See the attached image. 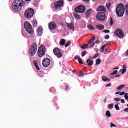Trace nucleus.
I'll return each instance as SVG.
<instances>
[{"instance_id":"nucleus-54","label":"nucleus","mask_w":128,"mask_h":128,"mask_svg":"<svg viewBox=\"0 0 128 128\" xmlns=\"http://www.w3.org/2000/svg\"><path fill=\"white\" fill-rule=\"evenodd\" d=\"M96 40V37L94 36L92 39L91 40H93V42H94V40Z\"/></svg>"},{"instance_id":"nucleus-2","label":"nucleus","mask_w":128,"mask_h":128,"mask_svg":"<svg viewBox=\"0 0 128 128\" xmlns=\"http://www.w3.org/2000/svg\"><path fill=\"white\" fill-rule=\"evenodd\" d=\"M126 12V8L122 4H118L116 8V14L118 18H122Z\"/></svg>"},{"instance_id":"nucleus-4","label":"nucleus","mask_w":128,"mask_h":128,"mask_svg":"<svg viewBox=\"0 0 128 128\" xmlns=\"http://www.w3.org/2000/svg\"><path fill=\"white\" fill-rule=\"evenodd\" d=\"M24 28L26 32H28L30 34H34V29H32V26L30 22H26L24 24Z\"/></svg>"},{"instance_id":"nucleus-29","label":"nucleus","mask_w":128,"mask_h":128,"mask_svg":"<svg viewBox=\"0 0 128 128\" xmlns=\"http://www.w3.org/2000/svg\"><path fill=\"white\" fill-rule=\"evenodd\" d=\"M106 116L109 118H112V114H110V112L107 111L106 112Z\"/></svg>"},{"instance_id":"nucleus-22","label":"nucleus","mask_w":128,"mask_h":128,"mask_svg":"<svg viewBox=\"0 0 128 128\" xmlns=\"http://www.w3.org/2000/svg\"><path fill=\"white\" fill-rule=\"evenodd\" d=\"M106 48V44H104L100 48L101 52L104 53V49Z\"/></svg>"},{"instance_id":"nucleus-7","label":"nucleus","mask_w":128,"mask_h":128,"mask_svg":"<svg viewBox=\"0 0 128 128\" xmlns=\"http://www.w3.org/2000/svg\"><path fill=\"white\" fill-rule=\"evenodd\" d=\"M106 14L104 12H100L97 14L96 20L98 22H104V20H106Z\"/></svg>"},{"instance_id":"nucleus-21","label":"nucleus","mask_w":128,"mask_h":128,"mask_svg":"<svg viewBox=\"0 0 128 128\" xmlns=\"http://www.w3.org/2000/svg\"><path fill=\"white\" fill-rule=\"evenodd\" d=\"M34 64L37 70H40V67L38 66V62L35 61L34 62Z\"/></svg>"},{"instance_id":"nucleus-9","label":"nucleus","mask_w":128,"mask_h":128,"mask_svg":"<svg viewBox=\"0 0 128 128\" xmlns=\"http://www.w3.org/2000/svg\"><path fill=\"white\" fill-rule=\"evenodd\" d=\"M75 12L78 14H84L86 12V7L83 6H80L75 9Z\"/></svg>"},{"instance_id":"nucleus-5","label":"nucleus","mask_w":128,"mask_h":128,"mask_svg":"<svg viewBox=\"0 0 128 128\" xmlns=\"http://www.w3.org/2000/svg\"><path fill=\"white\" fill-rule=\"evenodd\" d=\"M46 47L42 45L38 48V54L39 58H42V56H46Z\"/></svg>"},{"instance_id":"nucleus-47","label":"nucleus","mask_w":128,"mask_h":128,"mask_svg":"<svg viewBox=\"0 0 128 128\" xmlns=\"http://www.w3.org/2000/svg\"><path fill=\"white\" fill-rule=\"evenodd\" d=\"M111 86H112V84H110L106 85V88H110Z\"/></svg>"},{"instance_id":"nucleus-23","label":"nucleus","mask_w":128,"mask_h":128,"mask_svg":"<svg viewBox=\"0 0 128 128\" xmlns=\"http://www.w3.org/2000/svg\"><path fill=\"white\" fill-rule=\"evenodd\" d=\"M32 24H33V26L34 28H36V26H38V22H36V20H34L32 22Z\"/></svg>"},{"instance_id":"nucleus-37","label":"nucleus","mask_w":128,"mask_h":128,"mask_svg":"<svg viewBox=\"0 0 128 128\" xmlns=\"http://www.w3.org/2000/svg\"><path fill=\"white\" fill-rule=\"evenodd\" d=\"M86 54V51H84L82 52V58H84V56H85Z\"/></svg>"},{"instance_id":"nucleus-25","label":"nucleus","mask_w":128,"mask_h":128,"mask_svg":"<svg viewBox=\"0 0 128 128\" xmlns=\"http://www.w3.org/2000/svg\"><path fill=\"white\" fill-rule=\"evenodd\" d=\"M102 80L103 82H110V80H108V78L106 77V76H103L102 78Z\"/></svg>"},{"instance_id":"nucleus-41","label":"nucleus","mask_w":128,"mask_h":128,"mask_svg":"<svg viewBox=\"0 0 128 128\" xmlns=\"http://www.w3.org/2000/svg\"><path fill=\"white\" fill-rule=\"evenodd\" d=\"M110 128H116V126L114 125V124H110Z\"/></svg>"},{"instance_id":"nucleus-57","label":"nucleus","mask_w":128,"mask_h":128,"mask_svg":"<svg viewBox=\"0 0 128 128\" xmlns=\"http://www.w3.org/2000/svg\"><path fill=\"white\" fill-rule=\"evenodd\" d=\"M116 95L120 94V92H116Z\"/></svg>"},{"instance_id":"nucleus-46","label":"nucleus","mask_w":128,"mask_h":128,"mask_svg":"<svg viewBox=\"0 0 128 128\" xmlns=\"http://www.w3.org/2000/svg\"><path fill=\"white\" fill-rule=\"evenodd\" d=\"M92 42H94V40H90L89 42H88V44H92Z\"/></svg>"},{"instance_id":"nucleus-8","label":"nucleus","mask_w":128,"mask_h":128,"mask_svg":"<svg viewBox=\"0 0 128 128\" xmlns=\"http://www.w3.org/2000/svg\"><path fill=\"white\" fill-rule=\"evenodd\" d=\"M64 0H60L58 2H55L54 4L56 10H59V8H64Z\"/></svg>"},{"instance_id":"nucleus-56","label":"nucleus","mask_w":128,"mask_h":128,"mask_svg":"<svg viewBox=\"0 0 128 128\" xmlns=\"http://www.w3.org/2000/svg\"><path fill=\"white\" fill-rule=\"evenodd\" d=\"M116 78H120V75H117L116 76Z\"/></svg>"},{"instance_id":"nucleus-60","label":"nucleus","mask_w":128,"mask_h":128,"mask_svg":"<svg viewBox=\"0 0 128 128\" xmlns=\"http://www.w3.org/2000/svg\"><path fill=\"white\" fill-rule=\"evenodd\" d=\"M120 70V68H114V70Z\"/></svg>"},{"instance_id":"nucleus-28","label":"nucleus","mask_w":128,"mask_h":128,"mask_svg":"<svg viewBox=\"0 0 128 128\" xmlns=\"http://www.w3.org/2000/svg\"><path fill=\"white\" fill-rule=\"evenodd\" d=\"M60 46H64L66 44V40L62 39L60 41Z\"/></svg>"},{"instance_id":"nucleus-39","label":"nucleus","mask_w":128,"mask_h":128,"mask_svg":"<svg viewBox=\"0 0 128 128\" xmlns=\"http://www.w3.org/2000/svg\"><path fill=\"white\" fill-rule=\"evenodd\" d=\"M115 108L116 110H120L118 105H115Z\"/></svg>"},{"instance_id":"nucleus-59","label":"nucleus","mask_w":128,"mask_h":128,"mask_svg":"<svg viewBox=\"0 0 128 128\" xmlns=\"http://www.w3.org/2000/svg\"><path fill=\"white\" fill-rule=\"evenodd\" d=\"M127 96H128V94H125L124 98H126Z\"/></svg>"},{"instance_id":"nucleus-27","label":"nucleus","mask_w":128,"mask_h":128,"mask_svg":"<svg viewBox=\"0 0 128 128\" xmlns=\"http://www.w3.org/2000/svg\"><path fill=\"white\" fill-rule=\"evenodd\" d=\"M74 16L76 20H80V16L78 14H74Z\"/></svg>"},{"instance_id":"nucleus-31","label":"nucleus","mask_w":128,"mask_h":128,"mask_svg":"<svg viewBox=\"0 0 128 128\" xmlns=\"http://www.w3.org/2000/svg\"><path fill=\"white\" fill-rule=\"evenodd\" d=\"M96 66H98V64H102V60L98 59L96 60Z\"/></svg>"},{"instance_id":"nucleus-55","label":"nucleus","mask_w":128,"mask_h":128,"mask_svg":"<svg viewBox=\"0 0 128 128\" xmlns=\"http://www.w3.org/2000/svg\"><path fill=\"white\" fill-rule=\"evenodd\" d=\"M94 50L96 52H98V49L95 48Z\"/></svg>"},{"instance_id":"nucleus-19","label":"nucleus","mask_w":128,"mask_h":128,"mask_svg":"<svg viewBox=\"0 0 128 128\" xmlns=\"http://www.w3.org/2000/svg\"><path fill=\"white\" fill-rule=\"evenodd\" d=\"M87 64L88 66H94V61L88 59L87 60Z\"/></svg>"},{"instance_id":"nucleus-58","label":"nucleus","mask_w":128,"mask_h":128,"mask_svg":"<svg viewBox=\"0 0 128 128\" xmlns=\"http://www.w3.org/2000/svg\"><path fill=\"white\" fill-rule=\"evenodd\" d=\"M96 44H100V41H96Z\"/></svg>"},{"instance_id":"nucleus-17","label":"nucleus","mask_w":128,"mask_h":128,"mask_svg":"<svg viewBox=\"0 0 128 128\" xmlns=\"http://www.w3.org/2000/svg\"><path fill=\"white\" fill-rule=\"evenodd\" d=\"M96 28L99 30H104V25H97L96 26Z\"/></svg>"},{"instance_id":"nucleus-15","label":"nucleus","mask_w":128,"mask_h":128,"mask_svg":"<svg viewBox=\"0 0 128 128\" xmlns=\"http://www.w3.org/2000/svg\"><path fill=\"white\" fill-rule=\"evenodd\" d=\"M67 28L70 30H74V25L72 24H67Z\"/></svg>"},{"instance_id":"nucleus-1","label":"nucleus","mask_w":128,"mask_h":128,"mask_svg":"<svg viewBox=\"0 0 128 128\" xmlns=\"http://www.w3.org/2000/svg\"><path fill=\"white\" fill-rule=\"evenodd\" d=\"M24 2L23 0H16L12 5V9L16 12H20L22 6H24Z\"/></svg>"},{"instance_id":"nucleus-61","label":"nucleus","mask_w":128,"mask_h":128,"mask_svg":"<svg viewBox=\"0 0 128 128\" xmlns=\"http://www.w3.org/2000/svg\"><path fill=\"white\" fill-rule=\"evenodd\" d=\"M126 56H128V50L126 52Z\"/></svg>"},{"instance_id":"nucleus-3","label":"nucleus","mask_w":128,"mask_h":128,"mask_svg":"<svg viewBox=\"0 0 128 128\" xmlns=\"http://www.w3.org/2000/svg\"><path fill=\"white\" fill-rule=\"evenodd\" d=\"M36 52H38V44H34L31 46V48L30 50L29 54H30L31 56H36Z\"/></svg>"},{"instance_id":"nucleus-24","label":"nucleus","mask_w":128,"mask_h":128,"mask_svg":"<svg viewBox=\"0 0 128 128\" xmlns=\"http://www.w3.org/2000/svg\"><path fill=\"white\" fill-rule=\"evenodd\" d=\"M124 85H121L116 88L117 90H122L123 88H124Z\"/></svg>"},{"instance_id":"nucleus-10","label":"nucleus","mask_w":128,"mask_h":128,"mask_svg":"<svg viewBox=\"0 0 128 128\" xmlns=\"http://www.w3.org/2000/svg\"><path fill=\"white\" fill-rule=\"evenodd\" d=\"M115 36L119 38H124V34L120 29L117 30L115 32Z\"/></svg>"},{"instance_id":"nucleus-30","label":"nucleus","mask_w":128,"mask_h":128,"mask_svg":"<svg viewBox=\"0 0 128 128\" xmlns=\"http://www.w3.org/2000/svg\"><path fill=\"white\" fill-rule=\"evenodd\" d=\"M88 28L89 30H96V28H94V27L92 25H89L88 26Z\"/></svg>"},{"instance_id":"nucleus-13","label":"nucleus","mask_w":128,"mask_h":128,"mask_svg":"<svg viewBox=\"0 0 128 128\" xmlns=\"http://www.w3.org/2000/svg\"><path fill=\"white\" fill-rule=\"evenodd\" d=\"M42 32H44V29L42 27H39L37 29V34L38 36H42Z\"/></svg>"},{"instance_id":"nucleus-42","label":"nucleus","mask_w":128,"mask_h":128,"mask_svg":"<svg viewBox=\"0 0 128 128\" xmlns=\"http://www.w3.org/2000/svg\"><path fill=\"white\" fill-rule=\"evenodd\" d=\"M110 24L112 26H114V21H112V19L110 20Z\"/></svg>"},{"instance_id":"nucleus-35","label":"nucleus","mask_w":128,"mask_h":128,"mask_svg":"<svg viewBox=\"0 0 128 128\" xmlns=\"http://www.w3.org/2000/svg\"><path fill=\"white\" fill-rule=\"evenodd\" d=\"M114 100L115 102H120V100H120V98H114Z\"/></svg>"},{"instance_id":"nucleus-53","label":"nucleus","mask_w":128,"mask_h":128,"mask_svg":"<svg viewBox=\"0 0 128 128\" xmlns=\"http://www.w3.org/2000/svg\"><path fill=\"white\" fill-rule=\"evenodd\" d=\"M80 56H76V57H75V60H80Z\"/></svg>"},{"instance_id":"nucleus-14","label":"nucleus","mask_w":128,"mask_h":128,"mask_svg":"<svg viewBox=\"0 0 128 128\" xmlns=\"http://www.w3.org/2000/svg\"><path fill=\"white\" fill-rule=\"evenodd\" d=\"M49 28L51 30H54L56 28V25L54 23L51 22L49 26Z\"/></svg>"},{"instance_id":"nucleus-45","label":"nucleus","mask_w":128,"mask_h":128,"mask_svg":"<svg viewBox=\"0 0 128 128\" xmlns=\"http://www.w3.org/2000/svg\"><path fill=\"white\" fill-rule=\"evenodd\" d=\"M126 14L128 16V4L126 6Z\"/></svg>"},{"instance_id":"nucleus-43","label":"nucleus","mask_w":128,"mask_h":128,"mask_svg":"<svg viewBox=\"0 0 128 128\" xmlns=\"http://www.w3.org/2000/svg\"><path fill=\"white\" fill-rule=\"evenodd\" d=\"M94 46H96V44L94 43L92 44L90 46V48H94Z\"/></svg>"},{"instance_id":"nucleus-49","label":"nucleus","mask_w":128,"mask_h":128,"mask_svg":"<svg viewBox=\"0 0 128 128\" xmlns=\"http://www.w3.org/2000/svg\"><path fill=\"white\" fill-rule=\"evenodd\" d=\"M106 40H108L110 38V36L108 35L105 36Z\"/></svg>"},{"instance_id":"nucleus-26","label":"nucleus","mask_w":128,"mask_h":128,"mask_svg":"<svg viewBox=\"0 0 128 128\" xmlns=\"http://www.w3.org/2000/svg\"><path fill=\"white\" fill-rule=\"evenodd\" d=\"M106 6L108 10H110V6H112V3L110 2H108Z\"/></svg>"},{"instance_id":"nucleus-51","label":"nucleus","mask_w":128,"mask_h":128,"mask_svg":"<svg viewBox=\"0 0 128 128\" xmlns=\"http://www.w3.org/2000/svg\"><path fill=\"white\" fill-rule=\"evenodd\" d=\"M83 0L85 2H90V0Z\"/></svg>"},{"instance_id":"nucleus-12","label":"nucleus","mask_w":128,"mask_h":128,"mask_svg":"<svg viewBox=\"0 0 128 128\" xmlns=\"http://www.w3.org/2000/svg\"><path fill=\"white\" fill-rule=\"evenodd\" d=\"M54 54L58 58H62V52H60V50L58 48H56L54 50Z\"/></svg>"},{"instance_id":"nucleus-11","label":"nucleus","mask_w":128,"mask_h":128,"mask_svg":"<svg viewBox=\"0 0 128 128\" xmlns=\"http://www.w3.org/2000/svg\"><path fill=\"white\" fill-rule=\"evenodd\" d=\"M50 65V60L46 58L42 61V66L44 68H48Z\"/></svg>"},{"instance_id":"nucleus-48","label":"nucleus","mask_w":128,"mask_h":128,"mask_svg":"<svg viewBox=\"0 0 128 128\" xmlns=\"http://www.w3.org/2000/svg\"><path fill=\"white\" fill-rule=\"evenodd\" d=\"M124 94H126V92H122L121 94H120V96H124Z\"/></svg>"},{"instance_id":"nucleus-44","label":"nucleus","mask_w":128,"mask_h":128,"mask_svg":"<svg viewBox=\"0 0 128 128\" xmlns=\"http://www.w3.org/2000/svg\"><path fill=\"white\" fill-rule=\"evenodd\" d=\"M98 56V54H96L95 56L93 57V58L94 60H96V58Z\"/></svg>"},{"instance_id":"nucleus-40","label":"nucleus","mask_w":128,"mask_h":128,"mask_svg":"<svg viewBox=\"0 0 128 128\" xmlns=\"http://www.w3.org/2000/svg\"><path fill=\"white\" fill-rule=\"evenodd\" d=\"M103 32H104V34H110V31L109 30H104V31H103Z\"/></svg>"},{"instance_id":"nucleus-63","label":"nucleus","mask_w":128,"mask_h":128,"mask_svg":"<svg viewBox=\"0 0 128 128\" xmlns=\"http://www.w3.org/2000/svg\"><path fill=\"white\" fill-rule=\"evenodd\" d=\"M26 2H31L32 0H25Z\"/></svg>"},{"instance_id":"nucleus-32","label":"nucleus","mask_w":128,"mask_h":128,"mask_svg":"<svg viewBox=\"0 0 128 128\" xmlns=\"http://www.w3.org/2000/svg\"><path fill=\"white\" fill-rule=\"evenodd\" d=\"M82 48H83V50H86V48H88V44H84L83 46H82Z\"/></svg>"},{"instance_id":"nucleus-6","label":"nucleus","mask_w":128,"mask_h":128,"mask_svg":"<svg viewBox=\"0 0 128 128\" xmlns=\"http://www.w3.org/2000/svg\"><path fill=\"white\" fill-rule=\"evenodd\" d=\"M34 14V10L33 9H28L25 12V18H32Z\"/></svg>"},{"instance_id":"nucleus-16","label":"nucleus","mask_w":128,"mask_h":128,"mask_svg":"<svg viewBox=\"0 0 128 128\" xmlns=\"http://www.w3.org/2000/svg\"><path fill=\"white\" fill-rule=\"evenodd\" d=\"M106 7L104 6H100L98 9V12H106Z\"/></svg>"},{"instance_id":"nucleus-33","label":"nucleus","mask_w":128,"mask_h":128,"mask_svg":"<svg viewBox=\"0 0 128 128\" xmlns=\"http://www.w3.org/2000/svg\"><path fill=\"white\" fill-rule=\"evenodd\" d=\"M108 108L109 110H112V108H114V104L108 105Z\"/></svg>"},{"instance_id":"nucleus-64","label":"nucleus","mask_w":128,"mask_h":128,"mask_svg":"<svg viewBox=\"0 0 128 128\" xmlns=\"http://www.w3.org/2000/svg\"><path fill=\"white\" fill-rule=\"evenodd\" d=\"M72 0H68V1L70 2H72Z\"/></svg>"},{"instance_id":"nucleus-62","label":"nucleus","mask_w":128,"mask_h":128,"mask_svg":"<svg viewBox=\"0 0 128 128\" xmlns=\"http://www.w3.org/2000/svg\"><path fill=\"white\" fill-rule=\"evenodd\" d=\"M125 100H128V96H127Z\"/></svg>"},{"instance_id":"nucleus-52","label":"nucleus","mask_w":128,"mask_h":128,"mask_svg":"<svg viewBox=\"0 0 128 128\" xmlns=\"http://www.w3.org/2000/svg\"><path fill=\"white\" fill-rule=\"evenodd\" d=\"M124 112H128V108L124 109Z\"/></svg>"},{"instance_id":"nucleus-18","label":"nucleus","mask_w":128,"mask_h":128,"mask_svg":"<svg viewBox=\"0 0 128 128\" xmlns=\"http://www.w3.org/2000/svg\"><path fill=\"white\" fill-rule=\"evenodd\" d=\"M92 9H90L86 14V18H88L92 14Z\"/></svg>"},{"instance_id":"nucleus-38","label":"nucleus","mask_w":128,"mask_h":128,"mask_svg":"<svg viewBox=\"0 0 128 128\" xmlns=\"http://www.w3.org/2000/svg\"><path fill=\"white\" fill-rule=\"evenodd\" d=\"M118 70H114V73L111 74V76H114V74H118Z\"/></svg>"},{"instance_id":"nucleus-36","label":"nucleus","mask_w":128,"mask_h":128,"mask_svg":"<svg viewBox=\"0 0 128 128\" xmlns=\"http://www.w3.org/2000/svg\"><path fill=\"white\" fill-rule=\"evenodd\" d=\"M78 62L79 64H84L82 62V60L80 58L78 59Z\"/></svg>"},{"instance_id":"nucleus-20","label":"nucleus","mask_w":128,"mask_h":128,"mask_svg":"<svg viewBox=\"0 0 128 128\" xmlns=\"http://www.w3.org/2000/svg\"><path fill=\"white\" fill-rule=\"evenodd\" d=\"M123 68H124V69L121 70L120 72H122V74H126V65H124L123 66Z\"/></svg>"},{"instance_id":"nucleus-34","label":"nucleus","mask_w":128,"mask_h":128,"mask_svg":"<svg viewBox=\"0 0 128 128\" xmlns=\"http://www.w3.org/2000/svg\"><path fill=\"white\" fill-rule=\"evenodd\" d=\"M72 44V43L70 42V41L68 42L66 44V48H68V46H70Z\"/></svg>"},{"instance_id":"nucleus-50","label":"nucleus","mask_w":128,"mask_h":128,"mask_svg":"<svg viewBox=\"0 0 128 128\" xmlns=\"http://www.w3.org/2000/svg\"><path fill=\"white\" fill-rule=\"evenodd\" d=\"M121 102H122V104H126V101H124V100H121Z\"/></svg>"}]
</instances>
